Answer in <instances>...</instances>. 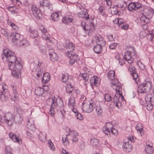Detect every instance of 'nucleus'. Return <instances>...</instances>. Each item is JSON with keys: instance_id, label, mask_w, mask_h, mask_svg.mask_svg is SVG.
<instances>
[{"instance_id": "nucleus-29", "label": "nucleus", "mask_w": 154, "mask_h": 154, "mask_svg": "<svg viewBox=\"0 0 154 154\" xmlns=\"http://www.w3.org/2000/svg\"><path fill=\"white\" fill-rule=\"evenodd\" d=\"M13 70L11 71V73L13 76L15 78H18L21 76L20 71L15 69H12Z\"/></svg>"}, {"instance_id": "nucleus-62", "label": "nucleus", "mask_w": 154, "mask_h": 154, "mask_svg": "<svg viewBox=\"0 0 154 154\" xmlns=\"http://www.w3.org/2000/svg\"><path fill=\"white\" fill-rule=\"evenodd\" d=\"M152 98L151 97V95H147L145 98L146 101H148L150 103L152 101Z\"/></svg>"}, {"instance_id": "nucleus-49", "label": "nucleus", "mask_w": 154, "mask_h": 154, "mask_svg": "<svg viewBox=\"0 0 154 154\" xmlns=\"http://www.w3.org/2000/svg\"><path fill=\"white\" fill-rule=\"evenodd\" d=\"M147 38H154V30H152L151 32L146 35Z\"/></svg>"}, {"instance_id": "nucleus-53", "label": "nucleus", "mask_w": 154, "mask_h": 154, "mask_svg": "<svg viewBox=\"0 0 154 154\" xmlns=\"http://www.w3.org/2000/svg\"><path fill=\"white\" fill-rule=\"evenodd\" d=\"M104 97L105 100L107 101H111L112 97L108 94H105L104 96Z\"/></svg>"}, {"instance_id": "nucleus-44", "label": "nucleus", "mask_w": 154, "mask_h": 154, "mask_svg": "<svg viewBox=\"0 0 154 154\" xmlns=\"http://www.w3.org/2000/svg\"><path fill=\"white\" fill-rule=\"evenodd\" d=\"M39 50L41 53L43 54H45L47 50L46 47L45 46H41L39 47Z\"/></svg>"}, {"instance_id": "nucleus-42", "label": "nucleus", "mask_w": 154, "mask_h": 154, "mask_svg": "<svg viewBox=\"0 0 154 154\" xmlns=\"http://www.w3.org/2000/svg\"><path fill=\"white\" fill-rule=\"evenodd\" d=\"M96 111L97 114L99 116H101L103 112V110L102 109L101 106H97L96 107Z\"/></svg>"}, {"instance_id": "nucleus-36", "label": "nucleus", "mask_w": 154, "mask_h": 154, "mask_svg": "<svg viewBox=\"0 0 154 154\" xmlns=\"http://www.w3.org/2000/svg\"><path fill=\"white\" fill-rule=\"evenodd\" d=\"M95 42L97 45H99L102 47V46L104 45L106 42L103 39H96Z\"/></svg>"}, {"instance_id": "nucleus-4", "label": "nucleus", "mask_w": 154, "mask_h": 154, "mask_svg": "<svg viewBox=\"0 0 154 154\" xmlns=\"http://www.w3.org/2000/svg\"><path fill=\"white\" fill-rule=\"evenodd\" d=\"M48 101L51 103V107L49 114L51 116H53L54 114V112L56 110V105L59 107H63L64 106L63 100L60 97H58L55 99V97H52V98L49 99Z\"/></svg>"}, {"instance_id": "nucleus-30", "label": "nucleus", "mask_w": 154, "mask_h": 154, "mask_svg": "<svg viewBox=\"0 0 154 154\" xmlns=\"http://www.w3.org/2000/svg\"><path fill=\"white\" fill-rule=\"evenodd\" d=\"M66 92L68 93L69 94L71 93V94H72V92H73V88L72 85H71L70 83H69V84H67L66 87Z\"/></svg>"}, {"instance_id": "nucleus-35", "label": "nucleus", "mask_w": 154, "mask_h": 154, "mask_svg": "<svg viewBox=\"0 0 154 154\" xmlns=\"http://www.w3.org/2000/svg\"><path fill=\"white\" fill-rule=\"evenodd\" d=\"M153 149L152 146L148 145L146 146L145 150L146 152L148 154H151L153 151Z\"/></svg>"}, {"instance_id": "nucleus-3", "label": "nucleus", "mask_w": 154, "mask_h": 154, "mask_svg": "<svg viewBox=\"0 0 154 154\" xmlns=\"http://www.w3.org/2000/svg\"><path fill=\"white\" fill-rule=\"evenodd\" d=\"M2 57L4 62H8V67L17 60L14 53L8 49H5L3 50Z\"/></svg>"}, {"instance_id": "nucleus-26", "label": "nucleus", "mask_w": 154, "mask_h": 154, "mask_svg": "<svg viewBox=\"0 0 154 154\" xmlns=\"http://www.w3.org/2000/svg\"><path fill=\"white\" fill-rule=\"evenodd\" d=\"M44 92L43 88L40 87H37L36 88L35 91V94L38 96L42 95Z\"/></svg>"}, {"instance_id": "nucleus-60", "label": "nucleus", "mask_w": 154, "mask_h": 154, "mask_svg": "<svg viewBox=\"0 0 154 154\" xmlns=\"http://www.w3.org/2000/svg\"><path fill=\"white\" fill-rule=\"evenodd\" d=\"M117 45L116 43H112L109 45V48L111 49H114L116 48Z\"/></svg>"}, {"instance_id": "nucleus-23", "label": "nucleus", "mask_w": 154, "mask_h": 154, "mask_svg": "<svg viewBox=\"0 0 154 154\" xmlns=\"http://www.w3.org/2000/svg\"><path fill=\"white\" fill-rule=\"evenodd\" d=\"M49 56L50 60L53 62H55L58 60V56L57 54L54 52L49 53Z\"/></svg>"}, {"instance_id": "nucleus-7", "label": "nucleus", "mask_w": 154, "mask_h": 154, "mask_svg": "<svg viewBox=\"0 0 154 154\" xmlns=\"http://www.w3.org/2000/svg\"><path fill=\"white\" fill-rule=\"evenodd\" d=\"M69 133L68 134L66 135V138L72 141L73 143H77L78 140V137L79 135L78 133L76 131L71 130V129H69Z\"/></svg>"}, {"instance_id": "nucleus-64", "label": "nucleus", "mask_w": 154, "mask_h": 154, "mask_svg": "<svg viewBox=\"0 0 154 154\" xmlns=\"http://www.w3.org/2000/svg\"><path fill=\"white\" fill-rule=\"evenodd\" d=\"M26 137L28 139H31L32 137V134L29 131H26Z\"/></svg>"}, {"instance_id": "nucleus-47", "label": "nucleus", "mask_w": 154, "mask_h": 154, "mask_svg": "<svg viewBox=\"0 0 154 154\" xmlns=\"http://www.w3.org/2000/svg\"><path fill=\"white\" fill-rule=\"evenodd\" d=\"M8 24L15 30H17L18 29L17 26L15 24L13 23L11 21L10 22H8Z\"/></svg>"}, {"instance_id": "nucleus-43", "label": "nucleus", "mask_w": 154, "mask_h": 154, "mask_svg": "<svg viewBox=\"0 0 154 154\" xmlns=\"http://www.w3.org/2000/svg\"><path fill=\"white\" fill-rule=\"evenodd\" d=\"M108 125H111L110 123H107L106 126L104 127L103 130L104 133L106 134L107 135H109L110 133L109 131V128L107 127V126H108Z\"/></svg>"}, {"instance_id": "nucleus-63", "label": "nucleus", "mask_w": 154, "mask_h": 154, "mask_svg": "<svg viewBox=\"0 0 154 154\" xmlns=\"http://www.w3.org/2000/svg\"><path fill=\"white\" fill-rule=\"evenodd\" d=\"M146 108L148 110H150L152 109L153 108V106L151 103H150L147 105Z\"/></svg>"}, {"instance_id": "nucleus-34", "label": "nucleus", "mask_w": 154, "mask_h": 154, "mask_svg": "<svg viewBox=\"0 0 154 154\" xmlns=\"http://www.w3.org/2000/svg\"><path fill=\"white\" fill-rule=\"evenodd\" d=\"M19 42V45L21 46H27L29 45V43L27 39H22Z\"/></svg>"}, {"instance_id": "nucleus-6", "label": "nucleus", "mask_w": 154, "mask_h": 154, "mask_svg": "<svg viewBox=\"0 0 154 154\" xmlns=\"http://www.w3.org/2000/svg\"><path fill=\"white\" fill-rule=\"evenodd\" d=\"M15 118L12 114L8 112L3 116L0 115V122L2 123H6L9 126H11L14 122Z\"/></svg>"}, {"instance_id": "nucleus-50", "label": "nucleus", "mask_w": 154, "mask_h": 154, "mask_svg": "<svg viewBox=\"0 0 154 154\" xmlns=\"http://www.w3.org/2000/svg\"><path fill=\"white\" fill-rule=\"evenodd\" d=\"M11 150L10 147L9 146H7L5 147V152L6 154H12L11 152Z\"/></svg>"}, {"instance_id": "nucleus-24", "label": "nucleus", "mask_w": 154, "mask_h": 154, "mask_svg": "<svg viewBox=\"0 0 154 154\" xmlns=\"http://www.w3.org/2000/svg\"><path fill=\"white\" fill-rule=\"evenodd\" d=\"M50 75L49 73L46 72L44 73L43 75V78L42 80L43 83L45 84L49 81Z\"/></svg>"}, {"instance_id": "nucleus-56", "label": "nucleus", "mask_w": 154, "mask_h": 154, "mask_svg": "<svg viewBox=\"0 0 154 154\" xmlns=\"http://www.w3.org/2000/svg\"><path fill=\"white\" fill-rule=\"evenodd\" d=\"M124 58L126 60H127L128 59H132L130 55L128 52L125 53Z\"/></svg>"}, {"instance_id": "nucleus-27", "label": "nucleus", "mask_w": 154, "mask_h": 154, "mask_svg": "<svg viewBox=\"0 0 154 154\" xmlns=\"http://www.w3.org/2000/svg\"><path fill=\"white\" fill-rule=\"evenodd\" d=\"M15 118L14 122L17 124H20L21 123L23 120V117L21 115L18 114L14 116Z\"/></svg>"}, {"instance_id": "nucleus-1", "label": "nucleus", "mask_w": 154, "mask_h": 154, "mask_svg": "<svg viewBox=\"0 0 154 154\" xmlns=\"http://www.w3.org/2000/svg\"><path fill=\"white\" fill-rule=\"evenodd\" d=\"M112 88L115 90L116 92V94L113 97V99H111V101L115 104V106L119 108V106L121 105V103L119 101V97H121L122 98L124 99L122 93L121 92L122 88L119 86V83L117 81H113L111 82Z\"/></svg>"}, {"instance_id": "nucleus-16", "label": "nucleus", "mask_w": 154, "mask_h": 154, "mask_svg": "<svg viewBox=\"0 0 154 154\" xmlns=\"http://www.w3.org/2000/svg\"><path fill=\"white\" fill-rule=\"evenodd\" d=\"M27 126L29 129L33 131L35 130V128L34 125V122L32 119H29L27 120Z\"/></svg>"}, {"instance_id": "nucleus-14", "label": "nucleus", "mask_w": 154, "mask_h": 154, "mask_svg": "<svg viewBox=\"0 0 154 154\" xmlns=\"http://www.w3.org/2000/svg\"><path fill=\"white\" fill-rule=\"evenodd\" d=\"M141 5L140 3L138 2H131L128 5V9L129 11H132L137 9L140 7Z\"/></svg>"}, {"instance_id": "nucleus-57", "label": "nucleus", "mask_w": 154, "mask_h": 154, "mask_svg": "<svg viewBox=\"0 0 154 154\" xmlns=\"http://www.w3.org/2000/svg\"><path fill=\"white\" fill-rule=\"evenodd\" d=\"M115 21L114 23L116 24L118 23L119 25V26H120L122 24L123 20L122 19H116L115 20Z\"/></svg>"}, {"instance_id": "nucleus-5", "label": "nucleus", "mask_w": 154, "mask_h": 154, "mask_svg": "<svg viewBox=\"0 0 154 154\" xmlns=\"http://www.w3.org/2000/svg\"><path fill=\"white\" fill-rule=\"evenodd\" d=\"M152 82L149 78L146 79L139 87L138 91L140 93H145L149 92L152 89Z\"/></svg>"}, {"instance_id": "nucleus-61", "label": "nucleus", "mask_w": 154, "mask_h": 154, "mask_svg": "<svg viewBox=\"0 0 154 154\" xmlns=\"http://www.w3.org/2000/svg\"><path fill=\"white\" fill-rule=\"evenodd\" d=\"M76 118L77 119L80 120H82L83 119V118L81 114L80 113L77 112V113L76 114Z\"/></svg>"}, {"instance_id": "nucleus-40", "label": "nucleus", "mask_w": 154, "mask_h": 154, "mask_svg": "<svg viewBox=\"0 0 154 154\" xmlns=\"http://www.w3.org/2000/svg\"><path fill=\"white\" fill-rule=\"evenodd\" d=\"M140 20L142 22L146 23H148L150 22L149 18L147 17L145 15H144L140 17Z\"/></svg>"}, {"instance_id": "nucleus-45", "label": "nucleus", "mask_w": 154, "mask_h": 154, "mask_svg": "<svg viewBox=\"0 0 154 154\" xmlns=\"http://www.w3.org/2000/svg\"><path fill=\"white\" fill-rule=\"evenodd\" d=\"M111 11V14L113 15H116L119 12L116 6L112 7Z\"/></svg>"}, {"instance_id": "nucleus-28", "label": "nucleus", "mask_w": 154, "mask_h": 154, "mask_svg": "<svg viewBox=\"0 0 154 154\" xmlns=\"http://www.w3.org/2000/svg\"><path fill=\"white\" fill-rule=\"evenodd\" d=\"M93 50L94 52L97 54H100L102 51V48L99 45H95L94 48Z\"/></svg>"}, {"instance_id": "nucleus-2", "label": "nucleus", "mask_w": 154, "mask_h": 154, "mask_svg": "<svg viewBox=\"0 0 154 154\" xmlns=\"http://www.w3.org/2000/svg\"><path fill=\"white\" fill-rule=\"evenodd\" d=\"M66 48L68 51L67 55L70 58L69 64L72 65L79 59L78 56L73 52L75 48V46L72 43L69 42L66 45Z\"/></svg>"}, {"instance_id": "nucleus-12", "label": "nucleus", "mask_w": 154, "mask_h": 154, "mask_svg": "<svg viewBox=\"0 0 154 154\" xmlns=\"http://www.w3.org/2000/svg\"><path fill=\"white\" fill-rule=\"evenodd\" d=\"M83 107L82 110L83 111L90 113L93 111L94 107L93 106V103H83Z\"/></svg>"}, {"instance_id": "nucleus-37", "label": "nucleus", "mask_w": 154, "mask_h": 154, "mask_svg": "<svg viewBox=\"0 0 154 154\" xmlns=\"http://www.w3.org/2000/svg\"><path fill=\"white\" fill-rule=\"evenodd\" d=\"M46 135L45 133H40L39 134V139L42 142H45L46 140Z\"/></svg>"}, {"instance_id": "nucleus-25", "label": "nucleus", "mask_w": 154, "mask_h": 154, "mask_svg": "<svg viewBox=\"0 0 154 154\" xmlns=\"http://www.w3.org/2000/svg\"><path fill=\"white\" fill-rule=\"evenodd\" d=\"M71 96L72 97L69 99L68 102L69 107L71 108L74 107L75 104V101L74 99L75 96L74 95H72Z\"/></svg>"}, {"instance_id": "nucleus-13", "label": "nucleus", "mask_w": 154, "mask_h": 154, "mask_svg": "<svg viewBox=\"0 0 154 154\" xmlns=\"http://www.w3.org/2000/svg\"><path fill=\"white\" fill-rule=\"evenodd\" d=\"M40 7L44 8L46 7L51 11L53 10V6L52 4L48 0H43L40 2Z\"/></svg>"}, {"instance_id": "nucleus-31", "label": "nucleus", "mask_w": 154, "mask_h": 154, "mask_svg": "<svg viewBox=\"0 0 154 154\" xmlns=\"http://www.w3.org/2000/svg\"><path fill=\"white\" fill-rule=\"evenodd\" d=\"M99 140L97 138L94 137L91 140V144L93 147H96L98 144Z\"/></svg>"}, {"instance_id": "nucleus-58", "label": "nucleus", "mask_w": 154, "mask_h": 154, "mask_svg": "<svg viewBox=\"0 0 154 154\" xmlns=\"http://www.w3.org/2000/svg\"><path fill=\"white\" fill-rule=\"evenodd\" d=\"M103 7L102 6L100 7L98 9V11L99 13H100V14L102 16H105V14L103 10Z\"/></svg>"}, {"instance_id": "nucleus-55", "label": "nucleus", "mask_w": 154, "mask_h": 154, "mask_svg": "<svg viewBox=\"0 0 154 154\" xmlns=\"http://www.w3.org/2000/svg\"><path fill=\"white\" fill-rule=\"evenodd\" d=\"M48 143L49 144V146L50 147V149L53 151H54L55 149L54 146L53 144V143L52 142L51 140H50L48 142Z\"/></svg>"}, {"instance_id": "nucleus-17", "label": "nucleus", "mask_w": 154, "mask_h": 154, "mask_svg": "<svg viewBox=\"0 0 154 154\" xmlns=\"http://www.w3.org/2000/svg\"><path fill=\"white\" fill-rule=\"evenodd\" d=\"M90 81L91 85H94L95 86H97L100 82L99 78L97 76H95L91 77L90 80Z\"/></svg>"}, {"instance_id": "nucleus-33", "label": "nucleus", "mask_w": 154, "mask_h": 154, "mask_svg": "<svg viewBox=\"0 0 154 154\" xmlns=\"http://www.w3.org/2000/svg\"><path fill=\"white\" fill-rule=\"evenodd\" d=\"M7 8L12 14L17 13L18 11L17 8L15 6H9Z\"/></svg>"}, {"instance_id": "nucleus-54", "label": "nucleus", "mask_w": 154, "mask_h": 154, "mask_svg": "<svg viewBox=\"0 0 154 154\" xmlns=\"http://www.w3.org/2000/svg\"><path fill=\"white\" fill-rule=\"evenodd\" d=\"M68 140V138H66V137L65 138L64 140V137H62V142L64 143L65 145L67 146L69 145V143Z\"/></svg>"}, {"instance_id": "nucleus-46", "label": "nucleus", "mask_w": 154, "mask_h": 154, "mask_svg": "<svg viewBox=\"0 0 154 154\" xmlns=\"http://www.w3.org/2000/svg\"><path fill=\"white\" fill-rule=\"evenodd\" d=\"M11 139L14 142H18L20 144L22 143L21 140L18 139L15 135H12Z\"/></svg>"}, {"instance_id": "nucleus-9", "label": "nucleus", "mask_w": 154, "mask_h": 154, "mask_svg": "<svg viewBox=\"0 0 154 154\" xmlns=\"http://www.w3.org/2000/svg\"><path fill=\"white\" fill-rule=\"evenodd\" d=\"M41 62H39L38 64V66L36 68L32 69V71L34 72L33 76L38 80L41 79L42 77V73L41 70L40 69V67L41 66Z\"/></svg>"}, {"instance_id": "nucleus-52", "label": "nucleus", "mask_w": 154, "mask_h": 154, "mask_svg": "<svg viewBox=\"0 0 154 154\" xmlns=\"http://www.w3.org/2000/svg\"><path fill=\"white\" fill-rule=\"evenodd\" d=\"M82 77L83 78V79L85 81H88L89 78V75L88 74L86 73H84L82 75Z\"/></svg>"}, {"instance_id": "nucleus-59", "label": "nucleus", "mask_w": 154, "mask_h": 154, "mask_svg": "<svg viewBox=\"0 0 154 154\" xmlns=\"http://www.w3.org/2000/svg\"><path fill=\"white\" fill-rule=\"evenodd\" d=\"M39 30L43 33H47V30L44 26H41L39 28Z\"/></svg>"}, {"instance_id": "nucleus-32", "label": "nucleus", "mask_w": 154, "mask_h": 154, "mask_svg": "<svg viewBox=\"0 0 154 154\" xmlns=\"http://www.w3.org/2000/svg\"><path fill=\"white\" fill-rule=\"evenodd\" d=\"M8 93V92L5 93L3 91H1L0 94V99L2 101H5L7 100V97L6 95Z\"/></svg>"}, {"instance_id": "nucleus-39", "label": "nucleus", "mask_w": 154, "mask_h": 154, "mask_svg": "<svg viewBox=\"0 0 154 154\" xmlns=\"http://www.w3.org/2000/svg\"><path fill=\"white\" fill-rule=\"evenodd\" d=\"M136 129L138 131H139L141 134V136H142V134H143V127L140 124H138L137 125L136 127Z\"/></svg>"}, {"instance_id": "nucleus-18", "label": "nucleus", "mask_w": 154, "mask_h": 154, "mask_svg": "<svg viewBox=\"0 0 154 154\" xmlns=\"http://www.w3.org/2000/svg\"><path fill=\"white\" fill-rule=\"evenodd\" d=\"M78 16L79 17L87 20L89 19V15L86 11H82L79 12L78 13Z\"/></svg>"}, {"instance_id": "nucleus-41", "label": "nucleus", "mask_w": 154, "mask_h": 154, "mask_svg": "<svg viewBox=\"0 0 154 154\" xmlns=\"http://www.w3.org/2000/svg\"><path fill=\"white\" fill-rule=\"evenodd\" d=\"M8 88L7 86L5 85L0 84V89L1 91L2 90L6 93L8 92Z\"/></svg>"}, {"instance_id": "nucleus-48", "label": "nucleus", "mask_w": 154, "mask_h": 154, "mask_svg": "<svg viewBox=\"0 0 154 154\" xmlns=\"http://www.w3.org/2000/svg\"><path fill=\"white\" fill-rule=\"evenodd\" d=\"M68 75L67 74L63 75L61 78V81L63 82H65L68 79Z\"/></svg>"}, {"instance_id": "nucleus-21", "label": "nucleus", "mask_w": 154, "mask_h": 154, "mask_svg": "<svg viewBox=\"0 0 154 154\" xmlns=\"http://www.w3.org/2000/svg\"><path fill=\"white\" fill-rule=\"evenodd\" d=\"M115 72L113 70H111L108 73L107 76L108 77L109 79L110 80H112V81L111 82V87H112V85L111 84V82L113 81H118L117 80H114V79H115ZM118 83L119 84V82L118 81Z\"/></svg>"}, {"instance_id": "nucleus-15", "label": "nucleus", "mask_w": 154, "mask_h": 154, "mask_svg": "<svg viewBox=\"0 0 154 154\" xmlns=\"http://www.w3.org/2000/svg\"><path fill=\"white\" fill-rule=\"evenodd\" d=\"M132 146L131 143L128 141L124 142L123 144V149L126 152H129L132 150Z\"/></svg>"}, {"instance_id": "nucleus-20", "label": "nucleus", "mask_w": 154, "mask_h": 154, "mask_svg": "<svg viewBox=\"0 0 154 154\" xmlns=\"http://www.w3.org/2000/svg\"><path fill=\"white\" fill-rule=\"evenodd\" d=\"M73 20V17L71 16H66L62 19V21L65 24L71 23Z\"/></svg>"}, {"instance_id": "nucleus-8", "label": "nucleus", "mask_w": 154, "mask_h": 154, "mask_svg": "<svg viewBox=\"0 0 154 154\" xmlns=\"http://www.w3.org/2000/svg\"><path fill=\"white\" fill-rule=\"evenodd\" d=\"M128 71L131 73V75L133 77V79L135 82L138 85L140 83L139 78L138 77V75L136 72L135 67L132 65L129 66Z\"/></svg>"}, {"instance_id": "nucleus-22", "label": "nucleus", "mask_w": 154, "mask_h": 154, "mask_svg": "<svg viewBox=\"0 0 154 154\" xmlns=\"http://www.w3.org/2000/svg\"><path fill=\"white\" fill-rule=\"evenodd\" d=\"M29 31L30 33V35L31 38H35L37 37L38 35V31L36 30H32L31 28H29Z\"/></svg>"}, {"instance_id": "nucleus-38", "label": "nucleus", "mask_w": 154, "mask_h": 154, "mask_svg": "<svg viewBox=\"0 0 154 154\" xmlns=\"http://www.w3.org/2000/svg\"><path fill=\"white\" fill-rule=\"evenodd\" d=\"M14 98L15 100H17L18 99V94L17 91L16 87L14 86H12Z\"/></svg>"}, {"instance_id": "nucleus-19", "label": "nucleus", "mask_w": 154, "mask_h": 154, "mask_svg": "<svg viewBox=\"0 0 154 154\" xmlns=\"http://www.w3.org/2000/svg\"><path fill=\"white\" fill-rule=\"evenodd\" d=\"M61 13L60 12H54L51 14V18L53 21H57L59 19L61 16Z\"/></svg>"}, {"instance_id": "nucleus-51", "label": "nucleus", "mask_w": 154, "mask_h": 154, "mask_svg": "<svg viewBox=\"0 0 154 154\" xmlns=\"http://www.w3.org/2000/svg\"><path fill=\"white\" fill-rule=\"evenodd\" d=\"M127 52L130 55L136 52V51L134 48L133 47L131 46L129 48L128 51Z\"/></svg>"}, {"instance_id": "nucleus-10", "label": "nucleus", "mask_w": 154, "mask_h": 154, "mask_svg": "<svg viewBox=\"0 0 154 154\" xmlns=\"http://www.w3.org/2000/svg\"><path fill=\"white\" fill-rule=\"evenodd\" d=\"M31 10L33 15L37 19L39 20L42 19L43 16L41 10H38L35 5H32Z\"/></svg>"}, {"instance_id": "nucleus-11", "label": "nucleus", "mask_w": 154, "mask_h": 154, "mask_svg": "<svg viewBox=\"0 0 154 154\" xmlns=\"http://www.w3.org/2000/svg\"><path fill=\"white\" fill-rule=\"evenodd\" d=\"M21 61L17 59L8 67L11 69H15L20 71L22 69L23 65Z\"/></svg>"}]
</instances>
